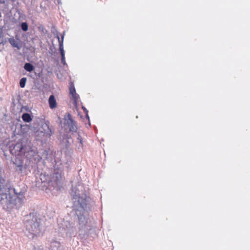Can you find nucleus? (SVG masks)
<instances>
[{"label":"nucleus","mask_w":250,"mask_h":250,"mask_svg":"<svg viewBox=\"0 0 250 250\" xmlns=\"http://www.w3.org/2000/svg\"><path fill=\"white\" fill-rule=\"evenodd\" d=\"M0 168V202L3 208L10 209L16 207L19 208L24 200L23 193H17L14 188H3L4 180L2 178Z\"/></svg>","instance_id":"f257e3e1"},{"label":"nucleus","mask_w":250,"mask_h":250,"mask_svg":"<svg viewBox=\"0 0 250 250\" xmlns=\"http://www.w3.org/2000/svg\"><path fill=\"white\" fill-rule=\"evenodd\" d=\"M80 189L82 190V187L79 186L72 187L71 195L73 203V208L76 210V214L79 219L80 229H83L87 223L85 215H87L86 208L87 207V201L85 195L80 193Z\"/></svg>","instance_id":"f03ea898"},{"label":"nucleus","mask_w":250,"mask_h":250,"mask_svg":"<svg viewBox=\"0 0 250 250\" xmlns=\"http://www.w3.org/2000/svg\"><path fill=\"white\" fill-rule=\"evenodd\" d=\"M27 229L31 234H37L42 232L41 219L34 213H30L24 219Z\"/></svg>","instance_id":"7ed1b4c3"},{"label":"nucleus","mask_w":250,"mask_h":250,"mask_svg":"<svg viewBox=\"0 0 250 250\" xmlns=\"http://www.w3.org/2000/svg\"><path fill=\"white\" fill-rule=\"evenodd\" d=\"M11 153L15 155H23L28 158L34 157L37 153L35 147H31L29 144L24 145L23 143H18L11 149Z\"/></svg>","instance_id":"20e7f679"},{"label":"nucleus","mask_w":250,"mask_h":250,"mask_svg":"<svg viewBox=\"0 0 250 250\" xmlns=\"http://www.w3.org/2000/svg\"><path fill=\"white\" fill-rule=\"evenodd\" d=\"M62 176L61 171L55 170L54 173L51 176L50 180L48 182L49 186L57 188L60 184Z\"/></svg>","instance_id":"39448f33"},{"label":"nucleus","mask_w":250,"mask_h":250,"mask_svg":"<svg viewBox=\"0 0 250 250\" xmlns=\"http://www.w3.org/2000/svg\"><path fill=\"white\" fill-rule=\"evenodd\" d=\"M49 250H63L61 244L57 241H53L51 243Z\"/></svg>","instance_id":"423d86ee"},{"label":"nucleus","mask_w":250,"mask_h":250,"mask_svg":"<svg viewBox=\"0 0 250 250\" xmlns=\"http://www.w3.org/2000/svg\"><path fill=\"white\" fill-rule=\"evenodd\" d=\"M64 32L63 33V35L62 37V40H60V37L58 35L57 36V38L58 40V42L59 43V49L60 51L61 55V56L64 55V51L63 49V39H64Z\"/></svg>","instance_id":"0eeeda50"},{"label":"nucleus","mask_w":250,"mask_h":250,"mask_svg":"<svg viewBox=\"0 0 250 250\" xmlns=\"http://www.w3.org/2000/svg\"><path fill=\"white\" fill-rule=\"evenodd\" d=\"M48 102L49 104V107L51 109H54L57 107V103L53 95L50 96Z\"/></svg>","instance_id":"6e6552de"},{"label":"nucleus","mask_w":250,"mask_h":250,"mask_svg":"<svg viewBox=\"0 0 250 250\" xmlns=\"http://www.w3.org/2000/svg\"><path fill=\"white\" fill-rule=\"evenodd\" d=\"M8 41L13 47H16L18 49H20L21 47V45L19 42H17L14 38H11L8 39Z\"/></svg>","instance_id":"1a4fd4ad"},{"label":"nucleus","mask_w":250,"mask_h":250,"mask_svg":"<svg viewBox=\"0 0 250 250\" xmlns=\"http://www.w3.org/2000/svg\"><path fill=\"white\" fill-rule=\"evenodd\" d=\"M70 94L72 96V97L74 99L75 101H76L78 95L76 92L75 88L74 85H71L69 88Z\"/></svg>","instance_id":"9d476101"},{"label":"nucleus","mask_w":250,"mask_h":250,"mask_svg":"<svg viewBox=\"0 0 250 250\" xmlns=\"http://www.w3.org/2000/svg\"><path fill=\"white\" fill-rule=\"evenodd\" d=\"M42 127L43 128L44 133L46 134L47 136L50 137L52 133L48 125L46 124H43L42 125Z\"/></svg>","instance_id":"9b49d317"},{"label":"nucleus","mask_w":250,"mask_h":250,"mask_svg":"<svg viewBox=\"0 0 250 250\" xmlns=\"http://www.w3.org/2000/svg\"><path fill=\"white\" fill-rule=\"evenodd\" d=\"M22 119L24 122H27V123H29L30 121H31V120H32L31 116L28 113L23 114V115L22 116Z\"/></svg>","instance_id":"f8f14e48"},{"label":"nucleus","mask_w":250,"mask_h":250,"mask_svg":"<svg viewBox=\"0 0 250 250\" xmlns=\"http://www.w3.org/2000/svg\"><path fill=\"white\" fill-rule=\"evenodd\" d=\"M24 68L28 72H31L34 70V66L30 63H26L24 64Z\"/></svg>","instance_id":"ddd939ff"},{"label":"nucleus","mask_w":250,"mask_h":250,"mask_svg":"<svg viewBox=\"0 0 250 250\" xmlns=\"http://www.w3.org/2000/svg\"><path fill=\"white\" fill-rule=\"evenodd\" d=\"M64 120H65V124L67 126L70 125V124H72V123L73 122H74V121H73V120L72 119V118L71 117V116L69 114H68L67 117H65Z\"/></svg>","instance_id":"4468645a"},{"label":"nucleus","mask_w":250,"mask_h":250,"mask_svg":"<svg viewBox=\"0 0 250 250\" xmlns=\"http://www.w3.org/2000/svg\"><path fill=\"white\" fill-rule=\"evenodd\" d=\"M69 128V130L72 132H76L77 130V127L75 125L74 122L68 126Z\"/></svg>","instance_id":"2eb2a0df"},{"label":"nucleus","mask_w":250,"mask_h":250,"mask_svg":"<svg viewBox=\"0 0 250 250\" xmlns=\"http://www.w3.org/2000/svg\"><path fill=\"white\" fill-rule=\"evenodd\" d=\"M26 82V78L25 77H23L21 79V80L20 81V86L21 88H23L25 87Z\"/></svg>","instance_id":"dca6fc26"},{"label":"nucleus","mask_w":250,"mask_h":250,"mask_svg":"<svg viewBox=\"0 0 250 250\" xmlns=\"http://www.w3.org/2000/svg\"><path fill=\"white\" fill-rule=\"evenodd\" d=\"M28 24L26 22H22L21 24V28L23 31H27L28 30Z\"/></svg>","instance_id":"f3484780"},{"label":"nucleus","mask_w":250,"mask_h":250,"mask_svg":"<svg viewBox=\"0 0 250 250\" xmlns=\"http://www.w3.org/2000/svg\"><path fill=\"white\" fill-rule=\"evenodd\" d=\"M77 140H78V141L80 142V143L82 145L83 143H82V137H81V136L80 135V134H78V137H77Z\"/></svg>","instance_id":"a211bd4d"},{"label":"nucleus","mask_w":250,"mask_h":250,"mask_svg":"<svg viewBox=\"0 0 250 250\" xmlns=\"http://www.w3.org/2000/svg\"><path fill=\"white\" fill-rule=\"evenodd\" d=\"M61 60H62V63L64 64V65H65L66 64V62H65V57H64V55L63 56H61Z\"/></svg>","instance_id":"6ab92c4d"},{"label":"nucleus","mask_w":250,"mask_h":250,"mask_svg":"<svg viewBox=\"0 0 250 250\" xmlns=\"http://www.w3.org/2000/svg\"><path fill=\"white\" fill-rule=\"evenodd\" d=\"M7 42V39H3L0 42V43L2 44V46H4V45H5V44Z\"/></svg>","instance_id":"aec40b11"},{"label":"nucleus","mask_w":250,"mask_h":250,"mask_svg":"<svg viewBox=\"0 0 250 250\" xmlns=\"http://www.w3.org/2000/svg\"><path fill=\"white\" fill-rule=\"evenodd\" d=\"M33 250H43L42 248L38 247V248H34Z\"/></svg>","instance_id":"412c9836"},{"label":"nucleus","mask_w":250,"mask_h":250,"mask_svg":"<svg viewBox=\"0 0 250 250\" xmlns=\"http://www.w3.org/2000/svg\"><path fill=\"white\" fill-rule=\"evenodd\" d=\"M4 48V46H2V44L0 43V51L2 50Z\"/></svg>","instance_id":"4be33fe9"},{"label":"nucleus","mask_w":250,"mask_h":250,"mask_svg":"<svg viewBox=\"0 0 250 250\" xmlns=\"http://www.w3.org/2000/svg\"><path fill=\"white\" fill-rule=\"evenodd\" d=\"M2 37V32L1 31L0 32V38Z\"/></svg>","instance_id":"5701e85b"},{"label":"nucleus","mask_w":250,"mask_h":250,"mask_svg":"<svg viewBox=\"0 0 250 250\" xmlns=\"http://www.w3.org/2000/svg\"><path fill=\"white\" fill-rule=\"evenodd\" d=\"M83 109L84 111H85L86 112H87V110L85 108H84L83 107Z\"/></svg>","instance_id":"b1692460"},{"label":"nucleus","mask_w":250,"mask_h":250,"mask_svg":"<svg viewBox=\"0 0 250 250\" xmlns=\"http://www.w3.org/2000/svg\"><path fill=\"white\" fill-rule=\"evenodd\" d=\"M58 2L59 3H61L60 0H58Z\"/></svg>","instance_id":"393cba45"}]
</instances>
